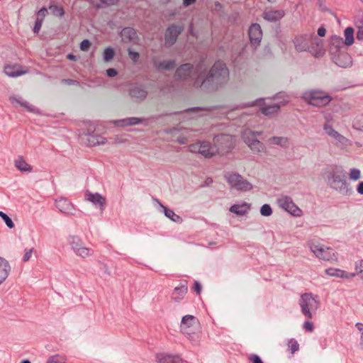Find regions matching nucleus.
I'll return each instance as SVG.
<instances>
[{"label": "nucleus", "mask_w": 363, "mask_h": 363, "mask_svg": "<svg viewBox=\"0 0 363 363\" xmlns=\"http://www.w3.org/2000/svg\"><path fill=\"white\" fill-rule=\"evenodd\" d=\"M361 177V172L358 169L353 168L350 170V178L354 181L359 179Z\"/></svg>", "instance_id": "nucleus-49"}, {"label": "nucleus", "mask_w": 363, "mask_h": 363, "mask_svg": "<svg viewBox=\"0 0 363 363\" xmlns=\"http://www.w3.org/2000/svg\"><path fill=\"white\" fill-rule=\"evenodd\" d=\"M160 206L164 209V213L167 218H169L170 220L175 223L182 222V218L179 216L177 215L172 210L167 208L161 203Z\"/></svg>", "instance_id": "nucleus-35"}, {"label": "nucleus", "mask_w": 363, "mask_h": 363, "mask_svg": "<svg viewBox=\"0 0 363 363\" xmlns=\"http://www.w3.org/2000/svg\"><path fill=\"white\" fill-rule=\"evenodd\" d=\"M157 363H184V361L178 355H169L160 353L156 355Z\"/></svg>", "instance_id": "nucleus-22"}, {"label": "nucleus", "mask_w": 363, "mask_h": 363, "mask_svg": "<svg viewBox=\"0 0 363 363\" xmlns=\"http://www.w3.org/2000/svg\"><path fill=\"white\" fill-rule=\"evenodd\" d=\"M331 56L333 61L339 67H347L352 65V58L346 50Z\"/></svg>", "instance_id": "nucleus-18"}, {"label": "nucleus", "mask_w": 363, "mask_h": 363, "mask_svg": "<svg viewBox=\"0 0 363 363\" xmlns=\"http://www.w3.org/2000/svg\"><path fill=\"white\" fill-rule=\"evenodd\" d=\"M122 40L125 43H137L138 36L135 30L130 27L124 28L121 32Z\"/></svg>", "instance_id": "nucleus-19"}, {"label": "nucleus", "mask_w": 363, "mask_h": 363, "mask_svg": "<svg viewBox=\"0 0 363 363\" xmlns=\"http://www.w3.org/2000/svg\"><path fill=\"white\" fill-rule=\"evenodd\" d=\"M42 19H36L34 27H33V32L35 33H38L43 24Z\"/></svg>", "instance_id": "nucleus-57"}, {"label": "nucleus", "mask_w": 363, "mask_h": 363, "mask_svg": "<svg viewBox=\"0 0 363 363\" xmlns=\"http://www.w3.org/2000/svg\"><path fill=\"white\" fill-rule=\"evenodd\" d=\"M311 250L319 259L324 261L333 262L337 261V257L333 249L326 247L321 245H311Z\"/></svg>", "instance_id": "nucleus-7"}, {"label": "nucleus", "mask_w": 363, "mask_h": 363, "mask_svg": "<svg viewBox=\"0 0 363 363\" xmlns=\"http://www.w3.org/2000/svg\"><path fill=\"white\" fill-rule=\"evenodd\" d=\"M74 252L77 255L82 257V258H86L92 255L93 250L91 248L84 247L83 245Z\"/></svg>", "instance_id": "nucleus-41"}, {"label": "nucleus", "mask_w": 363, "mask_h": 363, "mask_svg": "<svg viewBox=\"0 0 363 363\" xmlns=\"http://www.w3.org/2000/svg\"><path fill=\"white\" fill-rule=\"evenodd\" d=\"M11 270L9 262L0 257V285L7 279Z\"/></svg>", "instance_id": "nucleus-25"}, {"label": "nucleus", "mask_w": 363, "mask_h": 363, "mask_svg": "<svg viewBox=\"0 0 363 363\" xmlns=\"http://www.w3.org/2000/svg\"><path fill=\"white\" fill-rule=\"evenodd\" d=\"M323 129L329 136L335 139L341 145H347L348 143V139L333 129L330 124L325 123L323 125Z\"/></svg>", "instance_id": "nucleus-20"}, {"label": "nucleus", "mask_w": 363, "mask_h": 363, "mask_svg": "<svg viewBox=\"0 0 363 363\" xmlns=\"http://www.w3.org/2000/svg\"><path fill=\"white\" fill-rule=\"evenodd\" d=\"M15 167L21 172H31L33 167L28 164L22 156H18L14 160Z\"/></svg>", "instance_id": "nucleus-29"}, {"label": "nucleus", "mask_w": 363, "mask_h": 363, "mask_svg": "<svg viewBox=\"0 0 363 363\" xmlns=\"http://www.w3.org/2000/svg\"><path fill=\"white\" fill-rule=\"evenodd\" d=\"M184 29L183 25H169L164 33L165 46L168 48L172 46L177 42L178 36L183 32Z\"/></svg>", "instance_id": "nucleus-8"}, {"label": "nucleus", "mask_w": 363, "mask_h": 363, "mask_svg": "<svg viewBox=\"0 0 363 363\" xmlns=\"http://www.w3.org/2000/svg\"><path fill=\"white\" fill-rule=\"evenodd\" d=\"M260 213L263 216H269L272 214V209L269 204H264L260 208Z\"/></svg>", "instance_id": "nucleus-48"}, {"label": "nucleus", "mask_w": 363, "mask_h": 363, "mask_svg": "<svg viewBox=\"0 0 363 363\" xmlns=\"http://www.w3.org/2000/svg\"><path fill=\"white\" fill-rule=\"evenodd\" d=\"M345 43L343 38L337 35H333L330 42L329 52L331 55L346 50Z\"/></svg>", "instance_id": "nucleus-17"}, {"label": "nucleus", "mask_w": 363, "mask_h": 363, "mask_svg": "<svg viewBox=\"0 0 363 363\" xmlns=\"http://www.w3.org/2000/svg\"><path fill=\"white\" fill-rule=\"evenodd\" d=\"M5 74L11 77H17L28 72L27 70H23L21 66L18 65H6L4 69Z\"/></svg>", "instance_id": "nucleus-24"}, {"label": "nucleus", "mask_w": 363, "mask_h": 363, "mask_svg": "<svg viewBox=\"0 0 363 363\" xmlns=\"http://www.w3.org/2000/svg\"><path fill=\"white\" fill-rule=\"evenodd\" d=\"M279 206L294 216H301L302 211L294 203L290 196H284L277 199Z\"/></svg>", "instance_id": "nucleus-9"}, {"label": "nucleus", "mask_w": 363, "mask_h": 363, "mask_svg": "<svg viewBox=\"0 0 363 363\" xmlns=\"http://www.w3.org/2000/svg\"><path fill=\"white\" fill-rule=\"evenodd\" d=\"M189 148L191 152L199 153L201 150V143L191 144Z\"/></svg>", "instance_id": "nucleus-56"}, {"label": "nucleus", "mask_w": 363, "mask_h": 363, "mask_svg": "<svg viewBox=\"0 0 363 363\" xmlns=\"http://www.w3.org/2000/svg\"><path fill=\"white\" fill-rule=\"evenodd\" d=\"M230 79V73L225 63L218 60L211 67L198 73L193 82V86L206 92H214L224 87Z\"/></svg>", "instance_id": "nucleus-1"}, {"label": "nucleus", "mask_w": 363, "mask_h": 363, "mask_svg": "<svg viewBox=\"0 0 363 363\" xmlns=\"http://www.w3.org/2000/svg\"><path fill=\"white\" fill-rule=\"evenodd\" d=\"M302 98L309 105L318 108L327 106L332 100L328 93L319 89L306 91L303 93Z\"/></svg>", "instance_id": "nucleus-3"}, {"label": "nucleus", "mask_w": 363, "mask_h": 363, "mask_svg": "<svg viewBox=\"0 0 363 363\" xmlns=\"http://www.w3.org/2000/svg\"><path fill=\"white\" fill-rule=\"evenodd\" d=\"M48 14V10L45 7H43L40 9L37 13V19H42V21H44V18Z\"/></svg>", "instance_id": "nucleus-53"}, {"label": "nucleus", "mask_w": 363, "mask_h": 363, "mask_svg": "<svg viewBox=\"0 0 363 363\" xmlns=\"http://www.w3.org/2000/svg\"><path fill=\"white\" fill-rule=\"evenodd\" d=\"M188 292V283L186 280L181 281L179 285L176 286L171 295V299L175 303H180Z\"/></svg>", "instance_id": "nucleus-13"}, {"label": "nucleus", "mask_w": 363, "mask_h": 363, "mask_svg": "<svg viewBox=\"0 0 363 363\" xmlns=\"http://www.w3.org/2000/svg\"><path fill=\"white\" fill-rule=\"evenodd\" d=\"M352 126L357 130L363 131V115H358L355 117Z\"/></svg>", "instance_id": "nucleus-45"}, {"label": "nucleus", "mask_w": 363, "mask_h": 363, "mask_svg": "<svg viewBox=\"0 0 363 363\" xmlns=\"http://www.w3.org/2000/svg\"><path fill=\"white\" fill-rule=\"evenodd\" d=\"M248 359L251 363H264L260 357L255 354H250Z\"/></svg>", "instance_id": "nucleus-51"}, {"label": "nucleus", "mask_w": 363, "mask_h": 363, "mask_svg": "<svg viewBox=\"0 0 363 363\" xmlns=\"http://www.w3.org/2000/svg\"><path fill=\"white\" fill-rule=\"evenodd\" d=\"M33 248H31V249H26L25 250V254L23 257V261L24 262H26L28 261H29V259H30L31 257V255H32V253H33Z\"/></svg>", "instance_id": "nucleus-55"}, {"label": "nucleus", "mask_w": 363, "mask_h": 363, "mask_svg": "<svg viewBox=\"0 0 363 363\" xmlns=\"http://www.w3.org/2000/svg\"><path fill=\"white\" fill-rule=\"evenodd\" d=\"M299 305L303 315L308 319H312L313 313L318 310L320 302L311 293H305L301 296Z\"/></svg>", "instance_id": "nucleus-4"}, {"label": "nucleus", "mask_w": 363, "mask_h": 363, "mask_svg": "<svg viewBox=\"0 0 363 363\" xmlns=\"http://www.w3.org/2000/svg\"><path fill=\"white\" fill-rule=\"evenodd\" d=\"M128 53L129 57L132 60L134 63H136L140 57V55L138 52L132 50L130 48L128 49Z\"/></svg>", "instance_id": "nucleus-50"}, {"label": "nucleus", "mask_w": 363, "mask_h": 363, "mask_svg": "<svg viewBox=\"0 0 363 363\" xmlns=\"http://www.w3.org/2000/svg\"><path fill=\"white\" fill-rule=\"evenodd\" d=\"M249 147L255 154L264 152L266 151V147L264 145L258 140L254 141L253 143H251V145Z\"/></svg>", "instance_id": "nucleus-39"}, {"label": "nucleus", "mask_w": 363, "mask_h": 363, "mask_svg": "<svg viewBox=\"0 0 363 363\" xmlns=\"http://www.w3.org/2000/svg\"><path fill=\"white\" fill-rule=\"evenodd\" d=\"M303 328L307 331L312 332L314 330V326L313 323L310 321H306L303 323Z\"/></svg>", "instance_id": "nucleus-59"}, {"label": "nucleus", "mask_w": 363, "mask_h": 363, "mask_svg": "<svg viewBox=\"0 0 363 363\" xmlns=\"http://www.w3.org/2000/svg\"><path fill=\"white\" fill-rule=\"evenodd\" d=\"M55 206L63 213H72L74 209L72 203L65 198L55 200Z\"/></svg>", "instance_id": "nucleus-23"}, {"label": "nucleus", "mask_w": 363, "mask_h": 363, "mask_svg": "<svg viewBox=\"0 0 363 363\" xmlns=\"http://www.w3.org/2000/svg\"><path fill=\"white\" fill-rule=\"evenodd\" d=\"M49 9L52 13L55 16L62 17L65 15V10L62 6L57 5H50Z\"/></svg>", "instance_id": "nucleus-43"}, {"label": "nucleus", "mask_w": 363, "mask_h": 363, "mask_svg": "<svg viewBox=\"0 0 363 363\" xmlns=\"http://www.w3.org/2000/svg\"><path fill=\"white\" fill-rule=\"evenodd\" d=\"M46 363H60L58 356H52Z\"/></svg>", "instance_id": "nucleus-63"}, {"label": "nucleus", "mask_w": 363, "mask_h": 363, "mask_svg": "<svg viewBox=\"0 0 363 363\" xmlns=\"http://www.w3.org/2000/svg\"><path fill=\"white\" fill-rule=\"evenodd\" d=\"M201 285L198 281H195L194 283L193 289L196 293V294L199 295L201 292Z\"/></svg>", "instance_id": "nucleus-60"}, {"label": "nucleus", "mask_w": 363, "mask_h": 363, "mask_svg": "<svg viewBox=\"0 0 363 363\" xmlns=\"http://www.w3.org/2000/svg\"><path fill=\"white\" fill-rule=\"evenodd\" d=\"M357 191L359 194H363V182H361L357 187Z\"/></svg>", "instance_id": "nucleus-64"}, {"label": "nucleus", "mask_w": 363, "mask_h": 363, "mask_svg": "<svg viewBox=\"0 0 363 363\" xmlns=\"http://www.w3.org/2000/svg\"><path fill=\"white\" fill-rule=\"evenodd\" d=\"M285 15L284 10H266L264 11L263 18L270 22H277L281 20Z\"/></svg>", "instance_id": "nucleus-21"}, {"label": "nucleus", "mask_w": 363, "mask_h": 363, "mask_svg": "<svg viewBox=\"0 0 363 363\" xmlns=\"http://www.w3.org/2000/svg\"><path fill=\"white\" fill-rule=\"evenodd\" d=\"M84 198L86 201H88L92 203L95 206L99 207L101 211L104 210L106 204V199L101 194L86 191Z\"/></svg>", "instance_id": "nucleus-12"}, {"label": "nucleus", "mask_w": 363, "mask_h": 363, "mask_svg": "<svg viewBox=\"0 0 363 363\" xmlns=\"http://www.w3.org/2000/svg\"><path fill=\"white\" fill-rule=\"evenodd\" d=\"M356 328L359 331L360 335V345L363 347V324L361 323H357L356 324Z\"/></svg>", "instance_id": "nucleus-58"}, {"label": "nucleus", "mask_w": 363, "mask_h": 363, "mask_svg": "<svg viewBox=\"0 0 363 363\" xmlns=\"http://www.w3.org/2000/svg\"><path fill=\"white\" fill-rule=\"evenodd\" d=\"M312 36L307 34L296 36L294 40L296 50L298 52L309 51Z\"/></svg>", "instance_id": "nucleus-15"}, {"label": "nucleus", "mask_w": 363, "mask_h": 363, "mask_svg": "<svg viewBox=\"0 0 363 363\" xmlns=\"http://www.w3.org/2000/svg\"><path fill=\"white\" fill-rule=\"evenodd\" d=\"M10 102L15 105V104H18L21 106L25 107L29 112L34 113L36 111V108L33 106L29 105L27 102L21 101L16 98V96H10L9 97Z\"/></svg>", "instance_id": "nucleus-37"}, {"label": "nucleus", "mask_w": 363, "mask_h": 363, "mask_svg": "<svg viewBox=\"0 0 363 363\" xmlns=\"http://www.w3.org/2000/svg\"><path fill=\"white\" fill-rule=\"evenodd\" d=\"M69 241L74 252L77 250L78 248L83 245L82 240L79 238L74 235L70 236Z\"/></svg>", "instance_id": "nucleus-42"}, {"label": "nucleus", "mask_w": 363, "mask_h": 363, "mask_svg": "<svg viewBox=\"0 0 363 363\" xmlns=\"http://www.w3.org/2000/svg\"><path fill=\"white\" fill-rule=\"evenodd\" d=\"M355 269H356V274H360L363 273V260H359L356 263L355 265ZM363 278V276H362Z\"/></svg>", "instance_id": "nucleus-54"}, {"label": "nucleus", "mask_w": 363, "mask_h": 363, "mask_svg": "<svg viewBox=\"0 0 363 363\" xmlns=\"http://www.w3.org/2000/svg\"><path fill=\"white\" fill-rule=\"evenodd\" d=\"M308 52L316 57L323 56L325 50L323 40L316 36H312Z\"/></svg>", "instance_id": "nucleus-16"}, {"label": "nucleus", "mask_w": 363, "mask_h": 363, "mask_svg": "<svg viewBox=\"0 0 363 363\" xmlns=\"http://www.w3.org/2000/svg\"><path fill=\"white\" fill-rule=\"evenodd\" d=\"M115 55V50L111 47L106 48L104 51V60L105 62H109L111 60Z\"/></svg>", "instance_id": "nucleus-44"}, {"label": "nucleus", "mask_w": 363, "mask_h": 363, "mask_svg": "<svg viewBox=\"0 0 363 363\" xmlns=\"http://www.w3.org/2000/svg\"><path fill=\"white\" fill-rule=\"evenodd\" d=\"M106 74L110 77H113L117 75L118 72L116 69L113 68H109L106 70Z\"/></svg>", "instance_id": "nucleus-61"}, {"label": "nucleus", "mask_w": 363, "mask_h": 363, "mask_svg": "<svg viewBox=\"0 0 363 363\" xmlns=\"http://www.w3.org/2000/svg\"><path fill=\"white\" fill-rule=\"evenodd\" d=\"M216 150L208 142H201V150L199 154L206 158H211L216 155Z\"/></svg>", "instance_id": "nucleus-27"}, {"label": "nucleus", "mask_w": 363, "mask_h": 363, "mask_svg": "<svg viewBox=\"0 0 363 363\" xmlns=\"http://www.w3.org/2000/svg\"><path fill=\"white\" fill-rule=\"evenodd\" d=\"M0 217L4 220L8 228L11 229L14 228L15 225L13 222L6 213L3 211H0Z\"/></svg>", "instance_id": "nucleus-47"}, {"label": "nucleus", "mask_w": 363, "mask_h": 363, "mask_svg": "<svg viewBox=\"0 0 363 363\" xmlns=\"http://www.w3.org/2000/svg\"><path fill=\"white\" fill-rule=\"evenodd\" d=\"M287 345L288 347L290 348L291 353L292 354H294L296 352H297L299 350V344L294 338L289 340Z\"/></svg>", "instance_id": "nucleus-46"}, {"label": "nucleus", "mask_w": 363, "mask_h": 363, "mask_svg": "<svg viewBox=\"0 0 363 363\" xmlns=\"http://www.w3.org/2000/svg\"><path fill=\"white\" fill-rule=\"evenodd\" d=\"M345 37L344 43L345 45L347 46L352 45L354 43V29L351 27H347L345 30Z\"/></svg>", "instance_id": "nucleus-40"}, {"label": "nucleus", "mask_w": 363, "mask_h": 363, "mask_svg": "<svg viewBox=\"0 0 363 363\" xmlns=\"http://www.w3.org/2000/svg\"><path fill=\"white\" fill-rule=\"evenodd\" d=\"M280 109V105L274 104L272 105L263 106L260 108V111L265 116H270L279 112Z\"/></svg>", "instance_id": "nucleus-34"}, {"label": "nucleus", "mask_w": 363, "mask_h": 363, "mask_svg": "<svg viewBox=\"0 0 363 363\" xmlns=\"http://www.w3.org/2000/svg\"><path fill=\"white\" fill-rule=\"evenodd\" d=\"M143 120L144 119H143V118H137V117H131V118H128L116 121L114 123L117 125H121V126L134 125L141 123L143 121Z\"/></svg>", "instance_id": "nucleus-32"}, {"label": "nucleus", "mask_w": 363, "mask_h": 363, "mask_svg": "<svg viewBox=\"0 0 363 363\" xmlns=\"http://www.w3.org/2000/svg\"><path fill=\"white\" fill-rule=\"evenodd\" d=\"M270 144L277 145L282 147H286L289 144V138L286 137L274 136L269 139Z\"/></svg>", "instance_id": "nucleus-36"}, {"label": "nucleus", "mask_w": 363, "mask_h": 363, "mask_svg": "<svg viewBox=\"0 0 363 363\" xmlns=\"http://www.w3.org/2000/svg\"><path fill=\"white\" fill-rule=\"evenodd\" d=\"M199 327V321L195 316L192 315L183 316L180 324V330L181 332L186 335L190 340L194 339Z\"/></svg>", "instance_id": "nucleus-6"}, {"label": "nucleus", "mask_w": 363, "mask_h": 363, "mask_svg": "<svg viewBox=\"0 0 363 363\" xmlns=\"http://www.w3.org/2000/svg\"><path fill=\"white\" fill-rule=\"evenodd\" d=\"M325 175L331 189L343 196L352 194V188L347 180V172L342 167H331L325 172Z\"/></svg>", "instance_id": "nucleus-2"}, {"label": "nucleus", "mask_w": 363, "mask_h": 363, "mask_svg": "<svg viewBox=\"0 0 363 363\" xmlns=\"http://www.w3.org/2000/svg\"><path fill=\"white\" fill-rule=\"evenodd\" d=\"M62 82L67 85H73V84H79V82L77 81L74 80V79H63Z\"/></svg>", "instance_id": "nucleus-62"}, {"label": "nucleus", "mask_w": 363, "mask_h": 363, "mask_svg": "<svg viewBox=\"0 0 363 363\" xmlns=\"http://www.w3.org/2000/svg\"><path fill=\"white\" fill-rule=\"evenodd\" d=\"M86 141L89 146H96L99 145H104L106 143V138L102 137L99 134L94 133H88L86 135Z\"/></svg>", "instance_id": "nucleus-28"}, {"label": "nucleus", "mask_w": 363, "mask_h": 363, "mask_svg": "<svg viewBox=\"0 0 363 363\" xmlns=\"http://www.w3.org/2000/svg\"><path fill=\"white\" fill-rule=\"evenodd\" d=\"M355 26L358 30L357 33V40H363V14L355 18Z\"/></svg>", "instance_id": "nucleus-38"}, {"label": "nucleus", "mask_w": 363, "mask_h": 363, "mask_svg": "<svg viewBox=\"0 0 363 363\" xmlns=\"http://www.w3.org/2000/svg\"><path fill=\"white\" fill-rule=\"evenodd\" d=\"M224 178L231 188L238 191H247L252 189V184L238 173L227 172Z\"/></svg>", "instance_id": "nucleus-5"}, {"label": "nucleus", "mask_w": 363, "mask_h": 363, "mask_svg": "<svg viewBox=\"0 0 363 363\" xmlns=\"http://www.w3.org/2000/svg\"><path fill=\"white\" fill-rule=\"evenodd\" d=\"M242 138L248 147L251 145V143L257 140L255 132L250 130H245L242 133Z\"/></svg>", "instance_id": "nucleus-33"}, {"label": "nucleus", "mask_w": 363, "mask_h": 363, "mask_svg": "<svg viewBox=\"0 0 363 363\" xmlns=\"http://www.w3.org/2000/svg\"><path fill=\"white\" fill-rule=\"evenodd\" d=\"M91 46V42L87 40H83L80 43V49L82 51H87Z\"/></svg>", "instance_id": "nucleus-52"}, {"label": "nucleus", "mask_w": 363, "mask_h": 363, "mask_svg": "<svg viewBox=\"0 0 363 363\" xmlns=\"http://www.w3.org/2000/svg\"><path fill=\"white\" fill-rule=\"evenodd\" d=\"M194 72V66L190 63L180 65L175 72V79L183 82L189 81Z\"/></svg>", "instance_id": "nucleus-11"}, {"label": "nucleus", "mask_w": 363, "mask_h": 363, "mask_svg": "<svg viewBox=\"0 0 363 363\" xmlns=\"http://www.w3.org/2000/svg\"><path fill=\"white\" fill-rule=\"evenodd\" d=\"M326 274L330 277H340L342 279H349L355 277L354 273H348L344 270L337 268H328L325 269Z\"/></svg>", "instance_id": "nucleus-26"}, {"label": "nucleus", "mask_w": 363, "mask_h": 363, "mask_svg": "<svg viewBox=\"0 0 363 363\" xmlns=\"http://www.w3.org/2000/svg\"><path fill=\"white\" fill-rule=\"evenodd\" d=\"M154 67L157 70H172L176 66L175 60H164V61H156L153 62Z\"/></svg>", "instance_id": "nucleus-30"}, {"label": "nucleus", "mask_w": 363, "mask_h": 363, "mask_svg": "<svg viewBox=\"0 0 363 363\" xmlns=\"http://www.w3.org/2000/svg\"><path fill=\"white\" fill-rule=\"evenodd\" d=\"M250 210V205L244 202L242 204H233L230 208V211L238 215V216H244L247 211Z\"/></svg>", "instance_id": "nucleus-31"}, {"label": "nucleus", "mask_w": 363, "mask_h": 363, "mask_svg": "<svg viewBox=\"0 0 363 363\" xmlns=\"http://www.w3.org/2000/svg\"><path fill=\"white\" fill-rule=\"evenodd\" d=\"M248 35L253 46L256 48L259 45L262 38V31L259 24L252 23L249 28Z\"/></svg>", "instance_id": "nucleus-14"}, {"label": "nucleus", "mask_w": 363, "mask_h": 363, "mask_svg": "<svg viewBox=\"0 0 363 363\" xmlns=\"http://www.w3.org/2000/svg\"><path fill=\"white\" fill-rule=\"evenodd\" d=\"M129 96L135 102L143 101L147 96L148 92L143 84H133L128 89Z\"/></svg>", "instance_id": "nucleus-10"}]
</instances>
